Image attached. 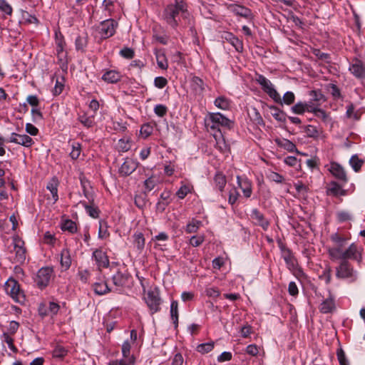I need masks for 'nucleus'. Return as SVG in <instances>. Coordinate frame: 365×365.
Listing matches in <instances>:
<instances>
[{
	"mask_svg": "<svg viewBox=\"0 0 365 365\" xmlns=\"http://www.w3.org/2000/svg\"><path fill=\"white\" fill-rule=\"evenodd\" d=\"M163 20L173 29L178 26L188 27L191 35L195 36L194 19L187 10V5L184 0H174L164 9L163 12Z\"/></svg>",
	"mask_w": 365,
	"mask_h": 365,
	"instance_id": "f257e3e1",
	"label": "nucleus"
},
{
	"mask_svg": "<svg viewBox=\"0 0 365 365\" xmlns=\"http://www.w3.org/2000/svg\"><path fill=\"white\" fill-rule=\"evenodd\" d=\"M330 240L333 245L328 248V253L331 260L353 259L359 263L361 262V250L355 243H351L348 247H346L347 239L339 233L332 234L330 236Z\"/></svg>",
	"mask_w": 365,
	"mask_h": 365,
	"instance_id": "f03ea898",
	"label": "nucleus"
},
{
	"mask_svg": "<svg viewBox=\"0 0 365 365\" xmlns=\"http://www.w3.org/2000/svg\"><path fill=\"white\" fill-rule=\"evenodd\" d=\"M232 121L220 113L210 114L205 120V125L208 130L216 131L217 134H222L220 127L230 128Z\"/></svg>",
	"mask_w": 365,
	"mask_h": 365,
	"instance_id": "7ed1b4c3",
	"label": "nucleus"
},
{
	"mask_svg": "<svg viewBox=\"0 0 365 365\" xmlns=\"http://www.w3.org/2000/svg\"><path fill=\"white\" fill-rule=\"evenodd\" d=\"M348 260L341 261L336 267V277L338 279H349L350 282H354L357 279V272L354 269Z\"/></svg>",
	"mask_w": 365,
	"mask_h": 365,
	"instance_id": "20e7f679",
	"label": "nucleus"
},
{
	"mask_svg": "<svg viewBox=\"0 0 365 365\" xmlns=\"http://www.w3.org/2000/svg\"><path fill=\"white\" fill-rule=\"evenodd\" d=\"M6 292L16 302L24 303L25 301V295L21 289L19 282L13 279H9L4 285Z\"/></svg>",
	"mask_w": 365,
	"mask_h": 365,
	"instance_id": "39448f33",
	"label": "nucleus"
},
{
	"mask_svg": "<svg viewBox=\"0 0 365 365\" xmlns=\"http://www.w3.org/2000/svg\"><path fill=\"white\" fill-rule=\"evenodd\" d=\"M255 81L262 86V90L274 101H279L280 95L274 89L272 83L261 74H257Z\"/></svg>",
	"mask_w": 365,
	"mask_h": 365,
	"instance_id": "423d86ee",
	"label": "nucleus"
},
{
	"mask_svg": "<svg viewBox=\"0 0 365 365\" xmlns=\"http://www.w3.org/2000/svg\"><path fill=\"white\" fill-rule=\"evenodd\" d=\"M12 245L14 249L11 252L15 253L14 262L19 264L24 263L26 259V250L24 247V242L18 236H16L13 238Z\"/></svg>",
	"mask_w": 365,
	"mask_h": 365,
	"instance_id": "0eeeda50",
	"label": "nucleus"
},
{
	"mask_svg": "<svg viewBox=\"0 0 365 365\" xmlns=\"http://www.w3.org/2000/svg\"><path fill=\"white\" fill-rule=\"evenodd\" d=\"M53 274V269L49 267L41 268L35 277V282L39 288L48 286Z\"/></svg>",
	"mask_w": 365,
	"mask_h": 365,
	"instance_id": "6e6552de",
	"label": "nucleus"
},
{
	"mask_svg": "<svg viewBox=\"0 0 365 365\" xmlns=\"http://www.w3.org/2000/svg\"><path fill=\"white\" fill-rule=\"evenodd\" d=\"M118 23L113 19H107L101 22L98 26V32L103 38H109L114 35Z\"/></svg>",
	"mask_w": 365,
	"mask_h": 365,
	"instance_id": "1a4fd4ad",
	"label": "nucleus"
},
{
	"mask_svg": "<svg viewBox=\"0 0 365 365\" xmlns=\"http://www.w3.org/2000/svg\"><path fill=\"white\" fill-rule=\"evenodd\" d=\"M145 299L152 314L155 313L160 310L161 299L159 297V293L157 289L148 291Z\"/></svg>",
	"mask_w": 365,
	"mask_h": 365,
	"instance_id": "9d476101",
	"label": "nucleus"
},
{
	"mask_svg": "<svg viewBox=\"0 0 365 365\" xmlns=\"http://www.w3.org/2000/svg\"><path fill=\"white\" fill-rule=\"evenodd\" d=\"M138 163L132 158H126L120 167L118 172L122 176H128L138 168Z\"/></svg>",
	"mask_w": 365,
	"mask_h": 365,
	"instance_id": "9b49d317",
	"label": "nucleus"
},
{
	"mask_svg": "<svg viewBox=\"0 0 365 365\" xmlns=\"http://www.w3.org/2000/svg\"><path fill=\"white\" fill-rule=\"evenodd\" d=\"M329 170L333 175V176L340 180L343 184L347 182L348 178L344 168L339 163L335 162L331 163Z\"/></svg>",
	"mask_w": 365,
	"mask_h": 365,
	"instance_id": "f8f14e48",
	"label": "nucleus"
},
{
	"mask_svg": "<svg viewBox=\"0 0 365 365\" xmlns=\"http://www.w3.org/2000/svg\"><path fill=\"white\" fill-rule=\"evenodd\" d=\"M93 257L94 258L99 271L101 268H106L109 266V259L105 252L101 249H97L93 252Z\"/></svg>",
	"mask_w": 365,
	"mask_h": 365,
	"instance_id": "ddd939ff",
	"label": "nucleus"
},
{
	"mask_svg": "<svg viewBox=\"0 0 365 365\" xmlns=\"http://www.w3.org/2000/svg\"><path fill=\"white\" fill-rule=\"evenodd\" d=\"M11 143H14L24 147H31L34 144L33 139L27 135H20L13 133L9 140Z\"/></svg>",
	"mask_w": 365,
	"mask_h": 365,
	"instance_id": "4468645a",
	"label": "nucleus"
},
{
	"mask_svg": "<svg viewBox=\"0 0 365 365\" xmlns=\"http://www.w3.org/2000/svg\"><path fill=\"white\" fill-rule=\"evenodd\" d=\"M351 73L359 78H365V64L360 60L355 59L349 67Z\"/></svg>",
	"mask_w": 365,
	"mask_h": 365,
	"instance_id": "2eb2a0df",
	"label": "nucleus"
},
{
	"mask_svg": "<svg viewBox=\"0 0 365 365\" xmlns=\"http://www.w3.org/2000/svg\"><path fill=\"white\" fill-rule=\"evenodd\" d=\"M250 217L256 225L262 227L264 230H267L269 222L257 209H253L252 210Z\"/></svg>",
	"mask_w": 365,
	"mask_h": 365,
	"instance_id": "dca6fc26",
	"label": "nucleus"
},
{
	"mask_svg": "<svg viewBox=\"0 0 365 365\" xmlns=\"http://www.w3.org/2000/svg\"><path fill=\"white\" fill-rule=\"evenodd\" d=\"M170 196L171 192L170 190H164L160 196V198L156 204V210L160 212H163L166 209L167 206L170 202Z\"/></svg>",
	"mask_w": 365,
	"mask_h": 365,
	"instance_id": "f3484780",
	"label": "nucleus"
},
{
	"mask_svg": "<svg viewBox=\"0 0 365 365\" xmlns=\"http://www.w3.org/2000/svg\"><path fill=\"white\" fill-rule=\"evenodd\" d=\"M222 38L229 42L235 47L237 51L241 52L243 50L242 42L235 35L230 32H224L222 34Z\"/></svg>",
	"mask_w": 365,
	"mask_h": 365,
	"instance_id": "a211bd4d",
	"label": "nucleus"
},
{
	"mask_svg": "<svg viewBox=\"0 0 365 365\" xmlns=\"http://www.w3.org/2000/svg\"><path fill=\"white\" fill-rule=\"evenodd\" d=\"M237 182L244 196L245 197H250L252 192L251 182L247 178H242L240 176H237Z\"/></svg>",
	"mask_w": 365,
	"mask_h": 365,
	"instance_id": "6ab92c4d",
	"label": "nucleus"
},
{
	"mask_svg": "<svg viewBox=\"0 0 365 365\" xmlns=\"http://www.w3.org/2000/svg\"><path fill=\"white\" fill-rule=\"evenodd\" d=\"M190 87L195 95L201 96L205 90V83L201 78L194 76L190 81Z\"/></svg>",
	"mask_w": 365,
	"mask_h": 365,
	"instance_id": "aec40b11",
	"label": "nucleus"
},
{
	"mask_svg": "<svg viewBox=\"0 0 365 365\" xmlns=\"http://www.w3.org/2000/svg\"><path fill=\"white\" fill-rule=\"evenodd\" d=\"M121 74L115 70H108L102 76V79L108 83H115L120 81Z\"/></svg>",
	"mask_w": 365,
	"mask_h": 365,
	"instance_id": "412c9836",
	"label": "nucleus"
},
{
	"mask_svg": "<svg viewBox=\"0 0 365 365\" xmlns=\"http://www.w3.org/2000/svg\"><path fill=\"white\" fill-rule=\"evenodd\" d=\"M229 9L234 13L237 16H240L245 18H250L252 16V11L250 9H249L247 7L237 5V4H232L230 5Z\"/></svg>",
	"mask_w": 365,
	"mask_h": 365,
	"instance_id": "4be33fe9",
	"label": "nucleus"
},
{
	"mask_svg": "<svg viewBox=\"0 0 365 365\" xmlns=\"http://www.w3.org/2000/svg\"><path fill=\"white\" fill-rule=\"evenodd\" d=\"M327 192L328 195H331L335 197L339 195H345L346 190L342 189L341 186L335 181H331L327 187Z\"/></svg>",
	"mask_w": 365,
	"mask_h": 365,
	"instance_id": "5701e85b",
	"label": "nucleus"
},
{
	"mask_svg": "<svg viewBox=\"0 0 365 365\" xmlns=\"http://www.w3.org/2000/svg\"><path fill=\"white\" fill-rule=\"evenodd\" d=\"M58 180L56 177L52 178L47 183L46 188L51 192L53 201L56 202L58 200Z\"/></svg>",
	"mask_w": 365,
	"mask_h": 365,
	"instance_id": "b1692460",
	"label": "nucleus"
},
{
	"mask_svg": "<svg viewBox=\"0 0 365 365\" xmlns=\"http://www.w3.org/2000/svg\"><path fill=\"white\" fill-rule=\"evenodd\" d=\"M335 309V303L333 297H330L324 300L319 307L321 312L327 314L331 312Z\"/></svg>",
	"mask_w": 365,
	"mask_h": 365,
	"instance_id": "393cba45",
	"label": "nucleus"
},
{
	"mask_svg": "<svg viewBox=\"0 0 365 365\" xmlns=\"http://www.w3.org/2000/svg\"><path fill=\"white\" fill-rule=\"evenodd\" d=\"M128 275L125 273H123L120 271H118L112 277L113 282L116 287H122L128 282Z\"/></svg>",
	"mask_w": 365,
	"mask_h": 365,
	"instance_id": "a878e982",
	"label": "nucleus"
},
{
	"mask_svg": "<svg viewBox=\"0 0 365 365\" xmlns=\"http://www.w3.org/2000/svg\"><path fill=\"white\" fill-rule=\"evenodd\" d=\"M160 182V178L156 175H152L144 181L145 192H150Z\"/></svg>",
	"mask_w": 365,
	"mask_h": 365,
	"instance_id": "bb28decb",
	"label": "nucleus"
},
{
	"mask_svg": "<svg viewBox=\"0 0 365 365\" xmlns=\"http://www.w3.org/2000/svg\"><path fill=\"white\" fill-rule=\"evenodd\" d=\"M93 289L98 295H103L111 291L106 282H96L93 283Z\"/></svg>",
	"mask_w": 365,
	"mask_h": 365,
	"instance_id": "cd10ccee",
	"label": "nucleus"
},
{
	"mask_svg": "<svg viewBox=\"0 0 365 365\" xmlns=\"http://www.w3.org/2000/svg\"><path fill=\"white\" fill-rule=\"evenodd\" d=\"M274 141L279 147L282 148L289 152H294L297 150L295 144L287 139L277 138Z\"/></svg>",
	"mask_w": 365,
	"mask_h": 365,
	"instance_id": "c85d7f7f",
	"label": "nucleus"
},
{
	"mask_svg": "<svg viewBox=\"0 0 365 365\" xmlns=\"http://www.w3.org/2000/svg\"><path fill=\"white\" fill-rule=\"evenodd\" d=\"M213 136L216 140V147L220 152L227 153L230 151V147L226 143L222 134L213 133Z\"/></svg>",
	"mask_w": 365,
	"mask_h": 365,
	"instance_id": "c756f323",
	"label": "nucleus"
},
{
	"mask_svg": "<svg viewBox=\"0 0 365 365\" xmlns=\"http://www.w3.org/2000/svg\"><path fill=\"white\" fill-rule=\"evenodd\" d=\"M61 265L65 269H68L71 264V258L70 251L68 249H63L61 253Z\"/></svg>",
	"mask_w": 365,
	"mask_h": 365,
	"instance_id": "7c9ffc66",
	"label": "nucleus"
},
{
	"mask_svg": "<svg viewBox=\"0 0 365 365\" xmlns=\"http://www.w3.org/2000/svg\"><path fill=\"white\" fill-rule=\"evenodd\" d=\"M282 257L289 269L294 268L296 260L290 250L284 249L282 252Z\"/></svg>",
	"mask_w": 365,
	"mask_h": 365,
	"instance_id": "2f4dec72",
	"label": "nucleus"
},
{
	"mask_svg": "<svg viewBox=\"0 0 365 365\" xmlns=\"http://www.w3.org/2000/svg\"><path fill=\"white\" fill-rule=\"evenodd\" d=\"M294 100H295V96H294V93L292 91H287L284 94L282 98L280 97L279 101H274V102L278 104H280L281 106H282L283 104L289 106V105H292V103H294Z\"/></svg>",
	"mask_w": 365,
	"mask_h": 365,
	"instance_id": "473e14b6",
	"label": "nucleus"
},
{
	"mask_svg": "<svg viewBox=\"0 0 365 365\" xmlns=\"http://www.w3.org/2000/svg\"><path fill=\"white\" fill-rule=\"evenodd\" d=\"M133 244L139 252H141L145 247V238L141 232H136L133 235Z\"/></svg>",
	"mask_w": 365,
	"mask_h": 365,
	"instance_id": "72a5a7b5",
	"label": "nucleus"
},
{
	"mask_svg": "<svg viewBox=\"0 0 365 365\" xmlns=\"http://www.w3.org/2000/svg\"><path fill=\"white\" fill-rule=\"evenodd\" d=\"M170 316L175 327L178 325V303L173 301L170 304Z\"/></svg>",
	"mask_w": 365,
	"mask_h": 365,
	"instance_id": "f704fd0d",
	"label": "nucleus"
},
{
	"mask_svg": "<svg viewBox=\"0 0 365 365\" xmlns=\"http://www.w3.org/2000/svg\"><path fill=\"white\" fill-rule=\"evenodd\" d=\"M215 106L222 110H228L230 107V101L224 96H220L215 99Z\"/></svg>",
	"mask_w": 365,
	"mask_h": 365,
	"instance_id": "c9c22d12",
	"label": "nucleus"
},
{
	"mask_svg": "<svg viewBox=\"0 0 365 365\" xmlns=\"http://www.w3.org/2000/svg\"><path fill=\"white\" fill-rule=\"evenodd\" d=\"M61 229L63 231H68L70 233L73 234L76 232L77 226L75 222L71 220H66L62 222Z\"/></svg>",
	"mask_w": 365,
	"mask_h": 365,
	"instance_id": "e433bc0d",
	"label": "nucleus"
},
{
	"mask_svg": "<svg viewBox=\"0 0 365 365\" xmlns=\"http://www.w3.org/2000/svg\"><path fill=\"white\" fill-rule=\"evenodd\" d=\"M214 181L216 187L220 191H223L227 182L225 176L222 173H217L215 176Z\"/></svg>",
	"mask_w": 365,
	"mask_h": 365,
	"instance_id": "4c0bfd02",
	"label": "nucleus"
},
{
	"mask_svg": "<svg viewBox=\"0 0 365 365\" xmlns=\"http://www.w3.org/2000/svg\"><path fill=\"white\" fill-rule=\"evenodd\" d=\"M305 133L307 137L312 138H318L322 133L321 130L318 129L317 127L309 125L305 128Z\"/></svg>",
	"mask_w": 365,
	"mask_h": 365,
	"instance_id": "58836bf2",
	"label": "nucleus"
},
{
	"mask_svg": "<svg viewBox=\"0 0 365 365\" xmlns=\"http://www.w3.org/2000/svg\"><path fill=\"white\" fill-rule=\"evenodd\" d=\"M213 348H214V342L211 341V342L203 343V344H200L197 345L196 347V350L199 353H200L202 354H207V353L211 351L213 349Z\"/></svg>",
	"mask_w": 365,
	"mask_h": 365,
	"instance_id": "ea45409f",
	"label": "nucleus"
},
{
	"mask_svg": "<svg viewBox=\"0 0 365 365\" xmlns=\"http://www.w3.org/2000/svg\"><path fill=\"white\" fill-rule=\"evenodd\" d=\"M192 189V186L190 184H183L177 191L176 195L180 199H183L188 193L191 192Z\"/></svg>",
	"mask_w": 365,
	"mask_h": 365,
	"instance_id": "a19ab883",
	"label": "nucleus"
},
{
	"mask_svg": "<svg viewBox=\"0 0 365 365\" xmlns=\"http://www.w3.org/2000/svg\"><path fill=\"white\" fill-rule=\"evenodd\" d=\"M118 150L120 152H127L131 148L130 140L129 138H122L118 140Z\"/></svg>",
	"mask_w": 365,
	"mask_h": 365,
	"instance_id": "79ce46f5",
	"label": "nucleus"
},
{
	"mask_svg": "<svg viewBox=\"0 0 365 365\" xmlns=\"http://www.w3.org/2000/svg\"><path fill=\"white\" fill-rule=\"evenodd\" d=\"M109 236L108 231V226L106 222L100 220L99 222V230H98V237L101 239H105Z\"/></svg>",
	"mask_w": 365,
	"mask_h": 365,
	"instance_id": "37998d69",
	"label": "nucleus"
},
{
	"mask_svg": "<svg viewBox=\"0 0 365 365\" xmlns=\"http://www.w3.org/2000/svg\"><path fill=\"white\" fill-rule=\"evenodd\" d=\"M349 163L355 172H359L364 163V161L358 158L357 155H353Z\"/></svg>",
	"mask_w": 365,
	"mask_h": 365,
	"instance_id": "c03bdc74",
	"label": "nucleus"
},
{
	"mask_svg": "<svg viewBox=\"0 0 365 365\" xmlns=\"http://www.w3.org/2000/svg\"><path fill=\"white\" fill-rule=\"evenodd\" d=\"M135 363V359L133 356L129 359L123 358L120 360H113L108 363V365H133Z\"/></svg>",
	"mask_w": 365,
	"mask_h": 365,
	"instance_id": "a18cd8bd",
	"label": "nucleus"
},
{
	"mask_svg": "<svg viewBox=\"0 0 365 365\" xmlns=\"http://www.w3.org/2000/svg\"><path fill=\"white\" fill-rule=\"evenodd\" d=\"M200 225V221L192 220L187 225L185 231L187 233H195L197 232Z\"/></svg>",
	"mask_w": 365,
	"mask_h": 365,
	"instance_id": "49530a36",
	"label": "nucleus"
},
{
	"mask_svg": "<svg viewBox=\"0 0 365 365\" xmlns=\"http://www.w3.org/2000/svg\"><path fill=\"white\" fill-rule=\"evenodd\" d=\"M270 109L274 110V113H272V116L279 122H284L286 119L285 113L277 108L276 106H271Z\"/></svg>",
	"mask_w": 365,
	"mask_h": 365,
	"instance_id": "de8ad7c7",
	"label": "nucleus"
},
{
	"mask_svg": "<svg viewBox=\"0 0 365 365\" xmlns=\"http://www.w3.org/2000/svg\"><path fill=\"white\" fill-rule=\"evenodd\" d=\"M153 131V128L152 125H150L148 123L143 124L140 130V135L143 138H147L148 136H150Z\"/></svg>",
	"mask_w": 365,
	"mask_h": 365,
	"instance_id": "09e8293b",
	"label": "nucleus"
},
{
	"mask_svg": "<svg viewBox=\"0 0 365 365\" xmlns=\"http://www.w3.org/2000/svg\"><path fill=\"white\" fill-rule=\"evenodd\" d=\"M67 350L61 345H56L53 351V356L56 358H63L67 354Z\"/></svg>",
	"mask_w": 365,
	"mask_h": 365,
	"instance_id": "8fccbe9b",
	"label": "nucleus"
},
{
	"mask_svg": "<svg viewBox=\"0 0 365 365\" xmlns=\"http://www.w3.org/2000/svg\"><path fill=\"white\" fill-rule=\"evenodd\" d=\"M0 11L11 16L12 14V7L6 0H0Z\"/></svg>",
	"mask_w": 365,
	"mask_h": 365,
	"instance_id": "3c124183",
	"label": "nucleus"
},
{
	"mask_svg": "<svg viewBox=\"0 0 365 365\" xmlns=\"http://www.w3.org/2000/svg\"><path fill=\"white\" fill-rule=\"evenodd\" d=\"M80 122L86 128H91L94 125L93 117H88L86 115H80L78 118Z\"/></svg>",
	"mask_w": 365,
	"mask_h": 365,
	"instance_id": "603ef678",
	"label": "nucleus"
},
{
	"mask_svg": "<svg viewBox=\"0 0 365 365\" xmlns=\"http://www.w3.org/2000/svg\"><path fill=\"white\" fill-rule=\"evenodd\" d=\"M85 209L88 214L93 218H97L99 215V210L97 207L84 204Z\"/></svg>",
	"mask_w": 365,
	"mask_h": 365,
	"instance_id": "864d4df0",
	"label": "nucleus"
},
{
	"mask_svg": "<svg viewBox=\"0 0 365 365\" xmlns=\"http://www.w3.org/2000/svg\"><path fill=\"white\" fill-rule=\"evenodd\" d=\"M336 356L340 365H349L345 353L341 348L337 349Z\"/></svg>",
	"mask_w": 365,
	"mask_h": 365,
	"instance_id": "5fc2aeb1",
	"label": "nucleus"
},
{
	"mask_svg": "<svg viewBox=\"0 0 365 365\" xmlns=\"http://www.w3.org/2000/svg\"><path fill=\"white\" fill-rule=\"evenodd\" d=\"M309 96L311 97V101L315 103L322 101H324V96L320 91H312L309 93Z\"/></svg>",
	"mask_w": 365,
	"mask_h": 365,
	"instance_id": "6e6d98bb",
	"label": "nucleus"
},
{
	"mask_svg": "<svg viewBox=\"0 0 365 365\" xmlns=\"http://www.w3.org/2000/svg\"><path fill=\"white\" fill-rule=\"evenodd\" d=\"M4 341L8 344L9 348L14 353L18 351L17 348L14 344V339L8 334L4 333Z\"/></svg>",
	"mask_w": 365,
	"mask_h": 365,
	"instance_id": "4d7b16f0",
	"label": "nucleus"
},
{
	"mask_svg": "<svg viewBox=\"0 0 365 365\" xmlns=\"http://www.w3.org/2000/svg\"><path fill=\"white\" fill-rule=\"evenodd\" d=\"M336 218L339 222H344L350 220L351 216L347 211H339L336 213Z\"/></svg>",
	"mask_w": 365,
	"mask_h": 365,
	"instance_id": "13d9d810",
	"label": "nucleus"
},
{
	"mask_svg": "<svg viewBox=\"0 0 365 365\" xmlns=\"http://www.w3.org/2000/svg\"><path fill=\"white\" fill-rule=\"evenodd\" d=\"M87 45V38L86 36H78L76 39V48L77 50L83 51Z\"/></svg>",
	"mask_w": 365,
	"mask_h": 365,
	"instance_id": "bf43d9fd",
	"label": "nucleus"
},
{
	"mask_svg": "<svg viewBox=\"0 0 365 365\" xmlns=\"http://www.w3.org/2000/svg\"><path fill=\"white\" fill-rule=\"evenodd\" d=\"M205 240L204 235H194L190 240V244L193 247L200 246Z\"/></svg>",
	"mask_w": 365,
	"mask_h": 365,
	"instance_id": "052dcab7",
	"label": "nucleus"
},
{
	"mask_svg": "<svg viewBox=\"0 0 365 365\" xmlns=\"http://www.w3.org/2000/svg\"><path fill=\"white\" fill-rule=\"evenodd\" d=\"M319 278L324 280L326 284H329L331 279V269L330 267H327L323 271L322 275L319 276Z\"/></svg>",
	"mask_w": 365,
	"mask_h": 365,
	"instance_id": "680f3d73",
	"label": "nucleus"
},
{
	"mask_svg": "<svg viewBox=\"0 0 365 365\" xmlns=\"http://www.w3.org/2000/svg\"><path fill=\"white\" fill-rule=\"evenodd\" d=\"M305 106L304 103L299 102L292 107V110L296 114L302 115L306 111Z\"/></svg>",
	"mask_w": 365,
	"mask_h": 365,
	"instance_id": "e2e57ef3",
	"label": "nucleus"
},
{
	"mask_svg": "<svg viewBox=\"0 0 365 365\" xmlns=\"http://www.w3.org/2000/svg\"><path fill=\"white\" fill-rule=\"evenodd\" d=\"M130 348H131V346L128 341H125L123 342V344L122 345V354H123V358L129 359L130 357L132 356L130 355Z\"/></svg>",
	"mask_w": 365,
	"mask_h": 365,
	"instance_id": "0e129e2a",
	"label": "nucleus"
},
{
	"mask_svg": "<svg viewBox=\"0 0 365 365\" xmlns=\"http://www.w3.org/2000/svg\"><path fill=\"white\" fill-rule=\"evenodd\" d=\"M155 113L159 117H163L168 112V108L162 104L156 105L154 108Z\"/></svg>",
	"mask_w": 365,
	"mask_h": 365,
	"instance_id": "69168bd1",
	"label": "nucleus"
},
{
	"mask_svg": "<svg viewBox=\"0 0 365 365\" xmlns=\"http://www.w3.org/2000/svg\"><path fill=\"white\" fill-rule=\"evenodd\" d=\"M205 294L209 297L216 298L220 296V292L217 287H211L206 288Z\"/></svg>",
	"mask_w": 365,
	"mask_h": 365,
	"instance_id": "338daca9",
	"label": "nucleus"
},
{
	"mask_svg": "<svg viewBox=\"0 0 365 365\" xmlns=\"http://www.w3.org/2000/svg\"><path fill=\"white\" fill-rule=\"evenodd\" d=\"M268 178L277 183H282L284 180L282 175L275 172H270V173L268 175Z\"/></svg>",
	"mask_w": 365,
	"mask_h": 365,
	"instance_id": "774afa93",
	"label": "nucleus"
}]
</instances>
